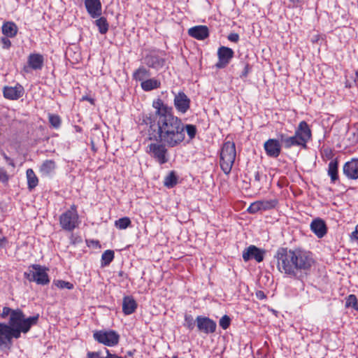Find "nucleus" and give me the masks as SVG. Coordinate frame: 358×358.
Masks as SVG:
<instances>
[{"label": "nucleus", "mask_w": 358, "mask_h": 358, "mask_svg": "<svg viewBox=\"0 0 358 358\" xmlns=\"http://www.w3.org/2000/svg\"><path fill=\"white\" fill-rule=\"evenodd\" d=\"M54 284L59 289H73V285L68 281L58 280L54 281Z\"/></svg>", "instance_id": "obj_36"}, {"label": "nucleus", "mask_w": 358, "mask_h": 358, "mask_svg": "<svg viewBox=\"0 0 358 358\" xmlns=\"http://www.w3.org/2000/svg\"><path fill=\"white\" fill-rule=\"evenodd\" d=\"M84 4L88 15L96 19L102 14V4L101 0H84Z\"/></svg>", "instance_id": "obj_16"}, {"label": "nucleus", "mask_w": 358, "mask_h": 358, "mask_svg": "<svg viewBox=\"0 0 358 358\" xmlns=\"http://www.w3.org/2000/svg\"><path fill=\"white\" fill-rule=\"evenodd\" d=\"M30 329L29 323H25L24 327H12L7 324L0 322V348H10L13 338H19L22 332L26 334Z\"/></svg>", "instance_id": "obj_4"}, {"label": "nucleus", "mask_w": 358, "mask_h": 358, "mask_svg": "<svg viewBox=\"0 0 358 358\" xmlns=\"http://www.w3.org/2000/svg\"><path fill=\"white\" fill-rule=\"evenodd\" d=\"M227 38L231 42L237 43L239 41V35L236 33H231Z\"/></svg>", "instance_id": "obj_43"}, {"label": "nucleus", "mask_w": 358, "mask_h": 358, "mask_svg": "<svg viewBox=\"0 0 358 358\" xmlns=\"http://www.w3.org/2000/svg\"><path fill=\"white\" fill-rule=\"evenodd\" d=\"M114 259V252L110 250H106L101 255V266H108Z\"/></svg>", "instance_id": "obj_32"}, {"label": "nucleus", "mask_w": 358, "mask_h": 358, "mask_svg": "<svg viewBox=\"0 0 358 358\" xmlns=\"http://www.w3.org/2000/svg\"><path fill=\"white\" fill-rule=\"evenodd\" d=\"M38 318V314L28 318H25L23 312L20 309L17 308L13 310L12 313L9 318V322L8 325L12 327H24L25 323H29V327H31L33 325L37 324Z\"/></svg>", "instance_id": "obj_8"}, {"label": "nucleus", "mask_w": 358, "mask_h": 358, "mask_svg": "<svg viewBox=\"0 0 358 358\" xmlns=\"http://www.w3.org/2000/svg\"><path fill=\"white\" fill-rule=\"evenodd\" d=\"M44 62L43 56L41 54H30L27 59L29 66L33 70H41Z\"/></svg>", "instance_id": "obj_22"}, {"label": "nucleus", "mask_w": 358, "mask_h": 358, "mask_svg": "<svg viewBox=\"0 0 358 358\" xmlns=\"http://www.w3.org/2000/svg\"><path fill=\"white\" fill-rule=\"evenodd\" d=\"M82 100H87L90 101L91 103H93V99L87 96H83Z\"/></svg>", "instance_id": "obj_51"}, {"label": "nucleus", "mask_w": 358, "mask_h": 358, "mask_svg": "<svg viewBox=\"0 0 358 358\" xmlns=\"http://www.w3.org/2000/svg\"><path fill=\"white\" fill-rule=\"evenodd\" d=\"M338 162L337 159L330 161L328 165V175L330 176L331 181L333 183L338 179Z\"/></svg>", "instance_id": "obj_27"}, {"label": "nucleus", "mask_w": 358, "mask_h": 358, "mask_svg": "<svg viewBox=\"0 0 358 358\" xmlns=\"http://www.w3.org/2000/svg\"><path fill=\"white\" fill-rule=\"evenodd\" d=\"M94 24L98 27L100 34H105L108 31L109 25L106 17L99 16L94 21Z\"/></svg>", "instance_id": "obj_29"}, {"label": "nucleus", "mask_w": 358, "mask_h": 358, "mask_svg": "<svg viewBox=\"0 0 358 358\" xmlns=\"http://www.w3.org/2000/svg\"><path fill=\"white\" fill-rule=\"evenodd\" d=\"M236 156L235 143L229 141L224 142L220 151V164L225 174L228 175L231 172Z\"/></svg>", "instance_id": "obj_5"}, {"label": "nucleus", "mask_w": 358, "mask_h": 358, "mask_svg": "<svg viewBox=\"0 0 358 358\" xmlns=\"http://www.w3.org/2000/svg\"><path fill=\"white\" fill-rule=\"evenodd\" d=\"M161 83L155 78H148L141 83V88L145 91L149 92L152 90L160 87Z\"/></svg>", "instance_id": "obj_26"}, {"label": "nucleus", "mask_w": 358, "mask_h": 358, "mask_svg": "<svg viewBox=\"0 0 358 358\" xmlns=\"http://www.w3.org/2000/svg\"><path fill=\"white\" fill-rule=\"evenodd\" d=\"M27 185L29 190L34 189L38 183V179L31 169H28L26 172Z\"/></svg>", "instance_id": "obj_28"}, {"label": "nucleus", "mask_w": 358, "mask_h": 358, "mask_svg": "<svg viewBox=\"0 0 358 358\" xmlns=\"http://www.w3.org/2000/svg\"><path fill=\"white\" fill-rule=\"evenodd\" d=\"M24 276L29 282H34L40 285H46L50 282L47 268L39 264L31 265L28 271L24 272Z\"/></svg>", "instance_id": "obj_6"}, {"label": "nucleus", "mask_w": 358, "mask_h": 358, "mask_svg": "<svg viewBox=\"0 0 358 358\" xmlns=\"http://www.w3.org/2000/svg\"><path fill=\"white\" fill-rule=\"evenodd\" d=\"M300 0H289L292 3L293 6H296L299 3Z\"/></svg>", "instance_id": "obj_52"}, {"label": "nucleus", "mask_w": 358, "mask_h": 358, "mask_svg": "<svg viewBox=\"0 0 358 358\" xmlns=\"http://www.w3.org/2000/svg\"><path fill=\"white\" fill-rule=\"evenodd\" d=\"M355 310H356L357 311H358V302L357 303L355 307L354 308Z\"/></svg>", "instance_id": "obj_54"}, {"label": "nucleus", "mask_w": 358, "mask_h": 358, "mask_svg": "<svg viewBox=\"0 0 358 358\" xmlns=\"http://www.w3.org/2000/svg\"><path fill=\"white\" fill-rule=\"evenodd\" d=\"M310 229L320 238L324 237L327 232V225L324 221L320 218L312 221Z\"/></svg>", "instance_id": "obj_20"}, {"label": "nucleus", "mask_w": 358, "mask_h": 358, "mask_svg": "<svg viewBox=\"0 0 358 358\" xmlns=\"http://www.w3.org/2000/svg\"><path fill=\"white\" fill-rule=\"evenodd\" d=\"M49 122L55 129H58L61 125V118L57 115L49 114L48 115Z\"/></svg>", "instance_id": "obj_34"}, {"label": "nucleus", "mask_w": 358, "mask_h": 358, "mask_svg": "<svg viewBox=\"0 0 358 358\" xmlns=\"http://www.w3.org/2000/svg\"><path fill=\"white\" fill-rule=\"evenodd\" d=\"M151 73L149 69L143 66H141L135 71H134L132 77L133 79L136 81H145L146 79L150 78Z\"/></svg>", "instance_id": "obj_24"}, {"label": "nucleus", "mask_w": 358, "mask_h": 358, "mask_svg": "<svg viewBox=\"0 0 358 358\" xmlns=\"http://www.w3.org/2000/svg\"><path fill=\"white\" fill-rule=\"evenodd\" d=\"M0 154L3 156V157L4 158L5 156H6L7 155L4 152V151L3 150H1L0 149Z\"/></svg>", "instance_id": "obj_53"}, {"label": "nucleus", "mask_w": 358, "mask_h": 358, "mask_svg": "<svg viewBox=\"0 0 358 358\" xmlns=\"http://www.w3.org/2000/svg\"><path fill=\"white\" fill-rule=\"evenodd\" d=\"M356 79L358 80V70L356 72Z\"/></svg>", "instance_id": "obj_55"}, {"label": "nucleus", "mask_w": 358, "mask_h": 358, "mask_svg": "<svg viewBox=\"0 0 358 358\" xmlns=\"http://www.w3.org/2000/svg\"><path fill=\"white\" fill-rule=\"evenodd\" d=\"M161 55L157 52H151L144 57V63L148 67L159 71L166 64V59L163 57L165 54L161 52Z\"/></svg>", "instance_id": "obj_11"}, {"label": "nucleus", "mask_w": 358, "mask_h": 358, "mask_svg": "<svg viewBox=\"0 0 358 358\" xmlns=\"http://www.w3.org/2000/svg\"><path fill=\"white\" fill-rule=\"evenodd\" d=\"M79 217L77 213L76 206L72 205L69 210L63 213L59 217L61 227L68 231L76 229L79 224Z\"/></svg>", "instance_id": "obj_7"}, {"label": "nucleus", "mask_w": 358, "mask_h": 358, "mask_svg": "<svg viewBox=\"0 0 358 358\" xmlns=\"http://www.w3.org/2000/svg\"><path fill=\"white\" fill-rule=\"evenodd\" d=\"M311 136V130L305 121L299 122L294 134L292 136H288L282 133L278 134L282 145L286 149H289L293 146H299L306 149L307 148V143L310 140Z\"/></svg>", "instance_id": "obj_3"}, {"label": "nucleus", "mask_w": 358, "mask_h": 358, "mask_svg": "<svg viewBox=\"0 0 358 358\" xmlns=\"http://www.w3.org/2000/svg\"><path fill=\"white\" fill-rule=\"evenodd\" d=\"M230 324L231 318L227 315L222 316L219 321V324L223 329H228L230 326Z\"/></svg>", "instance_id": "obj_39"}, {"label": "nucleus", "mask_w": 358, "mask_h": 358, "mask_svg": "<svg viewBox=\"0 0 358 358\" xmlns=\"http://www.w3.org/2000/svg\"><path fill=\"white\" fill-rule=\"evenodd\" d=\"M264 250L251 245L243 250V259L245 262H248L250 259H255L257 262H261L264 260Z\"/></svg>", "instance_id": "obj_14"}, {"label": "nucleus", "mask_w": 358, "mask_h": 358, "mask_svg": "<svg viewBox=\"0 0 358 358\" xmlns=\"http://www.w3.org/2000/svg\"><path fill=\"white\" fill-rule=\"evenodd\" d=\"M248 72H249V66H248V64H246L245 66L243 71L242 72L241 77H246L248 76Z\"/></svg>", "instance_id": "obj_47"}, {"label": "nucleus", "mask_w": 358, "mask_h": 358, "mask_svg": "<svg viewBox=\"0 0 358 358\" xmlns=\"http://www.w3.org/2000/svg\"><path fill=\"white\" fill-rule=\"evenodd\" d=\"M195 322L200 333L210 334L216 331V322L208 317L199 315L196 317Z\"/></svg>", "instance_id": "obj_10"}, {"label": "nucleus", "mask_w": 358, "mask_h": 358, "mask_svg": "<svg viewBox=\"0 0 358 358\" xmlns=\"http://www.w3.org/2000/svg\"><path fill=\"white\" fill-rule=\"evenodd\" d=\"M106 352H107V356L104 358H122L121 357H119L116 355H112L109 352V351L108 350H106Z\"/></svg>", "instance_id": "obj_49"}, {"label": "nucleus", "mask_w": 358, "mask_h": 358, "mask_svg": "<svg viewBox=\"0 0 358 358\" xmlns=\"http://www.w3.org/2000/svg\"><path fill=\"white\" fill-rule=\"evenodd\" d=\"M178 182V178L174 171H171L164 178V185L168 188L173 187Z\"/></svg>", "instance_id": "obj_31"}, {"label": "nucleus", "mask_w": 358, "mask_h": 358, "mask_svg": "<svg viewBox=\"0 0 358 358\" xmlns=\"http://www.w3.org/2000/svg\"><path fill=\"white\" fill-rule=\"evenodd\" d=\"M280 143L279 138H269L267 140L264 144V148L266 155L270 157H278L281 152Z\"/></svg>", "instance_id": "obj_15"}, {"label": "nucleus", "mask_w": 358, "mask_h": 358, "mask_svg": "<svg viewBox=\"0 0 358 358\" xmlns=\"http://www.w3.org/2000/svg\"><path fill=\"white\" fill-rule=\"evenodd\" d=\"M131 224L130 219L127 217H124L118 219L115 222V226L119 229H125Z\"/></svg>", "instance_id": "obj_33"}, {"label": "nucleus", "mask_w": 358, "mask_h": 358, "mask_svg": "<svg viewBox=\"0 0 358 358\" xmlns=\"http://www.w3.org/2000/svg\"><path fill=\"white\" fill-rule=\"evenodd\" d=\"M234 56V50L226 46H221L217 50L218 62L215 66L217 69L225 68L231 62Z\"/></svg>", "instance_id": "obj_13"}, {"label": "nucleus", "mask_w": 358, "mask_h": 358, "mask_svg": "<svg viewBox=\"0 0 358 358\" xmlns=\"http://www.w3.org/2000/svg\"><path fill=\"white\" fill-rule=\"evenodd\" d=\"M351 237L355 240H358V224L356 226L355 231L352 233Z\"/></svg>", "instance_id": "obj_46"}, {"label": "nucleus", "mask_w": 358, "mask_h": 358, "mask_svg": "<svg viewBox=\"0 0 358 358\" xmlns=\"http://www.w3.org/2000/svg\"><path fill=\"white\" fill-rule=\"evenodd\" d=\"M7 239L5 237L0 238V248H4L7 243Z\"/></svg>", "instance_id": "obj_48"}, {"label": "nucleus", "mask_w": 358, "mask_h": 358, "mask_svg": "<svg viewBox=\"0 0 358 358\" xmlns=\"http://www.w3.org/2000/svg\"><path fill=\"white\" fill-rule=\"evenodd\" d=\"M55 168V163L52 160H45L40 167V171L43 175H49Z\"/></svg>", "instance_id": "obj_30"}, {"label": "nucleus", "mask_w": 358, "mask_h": 358, "mask_svg": "<svg viewBox=\"0 0 358 358\" xmlns=\"http://www.w3.org/2000/svg\"><path fill=\"white\" fill-rule=\"evenodd\" d=\"M188 34L197 40H204L208 37L209 30L206 26L198 25L189 29Z\"/></svg>", "instance_id": "obj_21"}, {"label": "nucleus", "mask_w": 358, "mask_h": 358, "mask_svg": "<svg viewBox=\"0 0 358 358\" xmlns=\"http://www.w3.org/2000/svg\"><path fill=\"white\" fill-rule=\"evenodd\" d=\"M173 101L176 110L181 113H185L189 108L190 99L182 92L175 94Z\"/></svg>", "instance_id": "obj_17"}, {"label": "nucleus", "mask_w": 358, "mask_h": 358, "mask_svg": "<svg viewBox=\"0 0 358 358\" xmlns=\"http://www.w3.org/2000/svg\"><path fill=\"white\" fill-rule=\"evenodd\" d=\"M173 358H177V357H173Z\"/></svg>", "instance_id": "obj_56"}, {"label": "nucleus", "mask_w": 358, "mask_h": 358, "mask_svg": "<svg viewBox=\"0 0 358 358\" xmlns=\"http://www.w3.org/2000/svg\"><path fill=\"white\" fill-rule=\"evenodd\" d=\"M137 308V303L135 299L130 296H127L123 298L122 301V311L124 315H131L136 311Z\"/></svg>", "instance_id": "obj_23"}, {"label": "nucleus", "mask_w": 358, "mask_h": 358, "mask_svg": "<svg viewBox=\"0 0 358 358\" xmlns=\"http://www.w3.org/2000/svg\"><path fill=\"white\" fill-rule=\"evenodd\" d=\"M195 325H196V322L194 320L193 317L191 315L186 314L185 315L184 326L191 331L194 328Z\"/></svg>", "instance_id": "obj_35"}, {"label": "nucleus", "mask_w": 358, "mask_h": 358, "mask_svg": "<svg viewBox=\"0 0 358 358\" xmlns=\"http://www.w3.org/2000/svg\"><path fill=\"white\" fill-rule=\"evenodd\" d=\"M358 302V299L355 294H350L346 298L345 301V307L349 308H355L357 303Z\"/></svg>", "instance_id": "obj_38"}, {"label": "nucleus", "mask_w": 358, "mask_h": 358, "mask_svg": "<svg viewBox=\"0 0 358 358\" xmlns=\"http://www.w3.org/2000/svg\"><path fill=\"white\" fill-rule=\"evenodd\" d=\"M152 106L155 112L143 114L140 125L148 127L149 139L157 141L149 145V153L160 164H164L169 160L166 145L176 147L184 141V124L162 99L154 100Z\"/></svg>", "instance_id": "obj_1"}, {"label": "nucleus", "mask_w": 358, "mask_h": 358, "mask_svg": "<svg viewBox=\"0 0 358 358\" xmlns=\"http://www.w3.org/2000/svg\"><path fill=\"white\" fill-rule=\"evenodd\" d=\"M87 358H101L99 352H89L87 355Z\"/></svg>", "instance_id": "obj_45"}, {"label": "nucleus", "mask_w": 358, "mask_h": 358, "mask_svg": "<svg viewBox=\"0 0 358 358\" xmlns=\"http://www.w3.org/2000/svg\"><path fill=\"white\" fill-rule=\"evenodd\" d=\"M94 338L100 343L107 346L116 345L120 339L119 334L113 330L110 331H96L94 333Z\"/></svg>", "instance_id": "obj_9"}, {"label": "nucleus", "mask_w": 358, "mask_h": 358, "mask_svg": "<svg viewBox=\"0 0 358 358\" xmlns=\"http://www.w3.org/2000/svg\"><path fill=\"white\" fill-rule=\"evenodd\" d=\"M260 180H261V176H260L259 172V171H256L255 173V180L256 182H259Z\"/></svg>", "instance_id": "obj_50"}, {"label": "nucleus", "mask_w": 358, "mask_h": 358, "mask_svg": "<svg viewBox=\"0 0 358 358\" xmlns=\"http://www.w3.org/2000/svg\"><path fill=\"white\" fill-rule=\"evenodd\" d=\"M278 201L277 199L260 200L252 203L248 208V212L251 214L259 211H265L275 208Z\"/></svg>", "instance_id": "obj_12"}, {"label": "nucleus", "mask_w": 358, "mask_h": 358, "mask_svg": "<svg viewBox=\"0 0 358 358\" xmlns=\"http://www.w3.org/2000/svg\"><path fill=\"white\" fill-rule=\"evenodd\" d=\"M1 41L3 44V48L5 49H8L11 45L10 41L6 37H2Z\"/></svg>", "instance_id": "obj_42"}, {"label": "nucleus", "mask_w": 358, "mask_h": 358, "mask_svg": "<svg viewBox=\"0 0 358 358\" xmlns=\"http://www.w3.org/2000/svg\"><path fill=\"white\" fill-rule=\"evenodd\" d=\"M9 180V176L7 171L2 167H0V182L3 184H8Z\"/></svg>", "instance_id": "obj_40"}, {"label": "nucleus", "mask_w": 358, "mask_h": 358, "mask_svg": "<svg viewBox=\"0 0 358 358\" xmlns=\"http://www.w3.org/2000/svg\"><path fill=\"white\" fill-rule=\"evenodd\" d=\"M2 33L7 37H14L17 33V27L14 22H5L2 26Z\"/></svg>", "instance_id": "obj_25"}, {"label": "nucleus", "mask_w": 358, "mask_h": 358, "mask_svg": "<svg viewBox=\"0 0 358 358\" xmlns=\"http://www.w3.org/2000/svg\"><path fill=\"white\" fill-rule=\"evenodd\" d=\"M278 271L292 278L310 270L314 263L312 253L301 248H279L275 255Z\"/></svg>", "instance_id": "obj_2"}, {"label": "nucleus", "mask_w": 358, "mask_h": 358, "mask_svg": "<svg viewBox=\"0 0 358 358\" xmlns=\"http://www.w3.org/2000/svg\"><path fill=\"white\" fill-rule=\"evenodd\" d=\"M4 159L8 163V165L11 166L13 168L15 167V164L14 163V161L11 158H10L8 156H7V155L5 156L4 157Z\"/></svg>", "instance_id": "obj_44"}, {"label": "nucleus", "mask_w": 358, "mask_h": 358, "mask_svg": "<svg viewBox=\"0 0 358 358\" xmlns=\"http://www.w3.org/2000/svg\"><path fill=\"white\" fill-rule=\"evenodd\" d=\"M186 131L189 139H193L196 134V127L194 124H184V131Z\"/></svg>", "instance_id": "obj_37"}, {"label": "nucleus", "mask_w": 358, "mask_h": 358, "mask_svg": "<svg viewBox=\"0 0 358 358\" xmlns=\"http://www.w3.org/2000/svg\"><path fill=\"white\" fill-rule=\"evenodd\" d=\"M13 309H11L8 307H3V310L1 313H0V317L1 318H6L8 315H11L12 313L13 312Z\"/></svg>", "instance_id": "obj_41"}, {"label": "nucleus", "mask_w": 358, "mask_h": 358, "mask_svg": "<svg viewBox=\"0 0 358 358\" xmlns=\"http://www.w3.org/2000/svg\"><path fill=\"white\" fill-rule=\"evenodd\" d=\"M343 171L348 178L351 180L358 179V158H353L345 163Z\"/></svg>", "instance_id": "obj_18"}, {"label": "nucleus", "mask_w": 358, "mask_h": 358, "mask_svg": "<svg viewBox=\"0 0 358 358\" xmlns=\"http://www.w3.org/2000/svg\"><path fill=\"white\" fill-rule=\"evenodd\" d=\"M24 89L20 85L15 87L6 86L3 87V94L5 98L10 100H17L22 96Z\"/></svg>", "instance_id": "obj_19"}]
</instances>
